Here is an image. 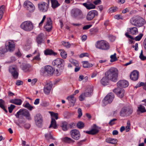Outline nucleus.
I'll list each match as a JSON object with an SVG mask.
<instances>
[{
  "mask_svg": "<svg viewBox=\"0 0 146 146\" xmlns=\"http://www.w3.org/2000/svg\"><path fill=\"white\" fill-rule=\"evenodd\" d=\"M118 74V70L114 67L110 68L105 73V76L108 77L110 80L115 82L117 80Z\"/></svg>",
  "mask_w": 146,
  "mask_h": 146,
  "instance_id": "nucleus-1",
  "label": "nucleus"
},
{
  "mask_svg": "<svg viewBox=\"0 0 146 146\" xmlns=\"http://www.w3.org/2000/svg\"><path fill=\"white\" fill-rule=\"evenodd\" d=\"M130 22L132 25L139 27L142 26L145 23V20L143 18L138 16L132 18Z\"/></svg>",
  "mask_w": 146,
  "mask_h": 146,
  "instance_id": "nucleus-2",
  "label": "nucleus"
},
{
  "mask_svg": "<svg viewBox=\"0 0 146 146\" xmlns=\"http://www.w3.org/2000/svg\"><path fill=\"white\" fill-rule=\"evenodd\" d=\"M93 88L92 87H88L85 90L84 93H82L79 97V99L80 101H83L86 97H90L93 94Z\"/></svg>",
  "mask_w": 146,
  "mask_h": 146,
  "instance_id": "nucleus-3",
  "label": "nucleus"
},
{
  "mask_svg": "<svg viewBox=\"0 0 146 146\" xmlns=\"http://www.w3.org/2000/svg\"><path fill=\"white\" fill-rule=\"evenodd\" d=\"M96 47L103 50H107L110 48V45L108 42L104 40L98 41L96 44Z\"/></svg>",
  "mask_w": 146,
  "mask_h": 146,
  "instance_id": "nucleus-4",
  "label": "nucleus"
},
{
  "mask_svg": "<svg viewBox=\"0 0 146 146\" xmlns=\"http://www.w3.org/2000/svg\"><path fill=\"white\" fill-rule=\"evenodd\" d=\"M132 112L133 110L131 107H124L121 109L119 114L122 117L128 116L131 115Z\"/></svg>",
  "mask_w": 146,
  "mask_h": 146,
  "instance_id": "nucleus-5",
  "label": "nucleus"
},
{
  "mask_svg": "<svg viewBox=\"0 0 146 146\" xmlns=\"http://www.w3.org/2000/svg\"><path fill=\"white\" fill-rule=\"evenodd\" d=\"M21 27L24 30L29 31L33 29V26L31 22L27 21L23 23L21 25Z\"/></svg>",
  "mask_w": 146,
  "mask_h": 146,
  "instance_id": "nucleus-6",
  "label": "nucleus"
},
{
  "mask_svg": "<svg viewBox=\"0 0 146 146\" xmlns=\"http://www.w3.org/2000/svg\"><path fill=\"white\" fill-rule=\"evenodd\" d=\"M52 64L56 66L59 69L63 70L64 65V60L61 58H57L52 62Z\"/></svg>",
  "mask_w": 146,
  "mask_h": 146,
  "instance_id": "nucleus-7",
  "label": "nucleus"
},
{
  "mask_svg": "<svg viewBox=\"0 0 146 146\" xmlns=\"http://www.w3.org/2000/svg\"><path fill=\"white\" fill-rule=\"evenodd\" d=\"M114 98V95L112 93H109L104 98L102 101L104 106H106L108 104L111 103Z\"/></svg>",
  "mask_w": 146,
  "mask_h": 146,
  "instance_id": "nucleus-8",
  "label": "nucleus"
},
{
  "mask_svg": "<svg viewBox=\"0 0 146 146\" xmlns=\"http://www.w3.org/2000/svg\"><path fill=\"white\" fill-rule=\"evenodd\" d=\"M9 71L14 79H17L18 78L19 75L18 70L16 66L13 65L10 66Z\"/></svg>",
  "mask_w": 146,
  "mask_h": 146,
  "instance_id": "nucleus-9",
  "label": "nucleus"
},
{
  "mask_svg": "<svg viewBox=\"0 0 146 146\" xmlns=\"http://www.w3.org/2000/svg\"><path fill=\"white\" fill-rule=\"evenodd\" d=\"M47 3L42 2L38 3V7L39 10L42 12H46L48 9L49 3V0H46Z\"/></svg>",
  "mask_w": 146,
  "mask_h": 146,
  "instance_id": "nucleus-10",
  "label": "nucleus"
},
{
  "mask_svg": "<svg viewBox=\"0 0 146 146\" xmlns=\"http://www.w3.org/2000/svg\"><path fill=\"white\" fill-rule=\"evenodd\" d=\"M36 41L38 46H40L41 44H44L45 41L44 35L42 33L38 35L36 37Z\"/></svg>",
  "mask_w": 146,
  "mask_h": 146,
  "instance_id": "nucleus-11",
  "label": "nucleus"
},
{
  "mask_svg": "<svg viewBox=\"0 0 146 146\" xmlns=\"http://www.w3.org/2000/svg\"><path fill=\"white\" fill-rule=\"evenodd\" d=\"M24 5L25 7L30 12H33L35 9L34 5L30 1H27L25 2Z\"/></svg>",
  "mask_w": 146,
  "mask_h": 146,
  "instance_id": "nucleus-12",
  "label": "nucleus"
},
{
  "mask_svg": "<svg viewBox=\"0 0 146 146\" xmlns=\"http://www.w3.org/2000/svg\"><path fill=\"white\" fill-rule=\"evenodd\" d=\"M35 123L36 125L39 127L42 125L43 121L42 116L40 113L37 114L35 117Z\"/></svg>",
  "mask_w": 146,
  "mask_h": 146,
  "instance_id": "nucleus-13",
  "label": "nucleus"
},
{
  "mask_svg": "<svg viewBox=\"0 0 146 146\" xmlns=\"http://www.w3.org/2000/svg\"><path fill=\"white\" fill-rule=\"evenodd\" d=\"M71 136L72 138L75 140H78L80 137L79 131L76 129L72 130L70 132Z\"/></svg>",
  "mask_w": 146,
  "mask_h": 146,
  "instance_id": "nucleus-14",
  "label": "nucleus"
},
{
  "mask_svg": "<svg viewBox=\"0 0 146 146\" xmlns=\"http://www.w3.org/2000/svg\"><path fill=\"white\" fill-rule=\"evenodd\" d=\"M98 15V12L97 11L95 10L91 11L88 13L86 17V19L88 21H90Z\"/></svg>",
  "mask_w": 146,
  "mask_h": 146,
  "instance_id": "nucleus-15",
  "label": "nucleus"
},
{
  "mask_svg": "<svg viewBox=\"0 0 146 146\" xmlns=\"http://www.w3.org/2000/svg\"><path fill=\"white\" fill-rule=\"evenodd\" d=\"M55 70L52 67L50 66H47L45 67L44 70L42 71L43 74H46V73L50 75H52Z\"/></svg>",
  "mask_w": 146,
  "mask_h": 146,
  "instance_id": "nucleus-16",
  "label": "nucleus"
},
{
  "mask_svg": "<svg viewBox=\"0 0 146 146\" xmlns=\"http://www.w3.org/2000/svg\"><path fill=\"white\" fill-rule=\"evenodd\" d=\"M113 92L121 98H122L124 96L125 91L123 88H117L114 90Z\"/></svg>",
  "mask_w": 146,
  "mask_h": 146,
  "instance_id": "nucleus-17",
  "label": "nucleus"
},
{
  "mask_svg": "<svg viewBox=\"0 0 146 146\" xmlns=\"http://www.w3.org/2000/svg\"><path fill=\"white\" fill-rule=\"evenodd\" d=\"M47 20L46 24L44 26V28L46 31L48 32H50L51 31L52 28V22L50 18H47Z\"/></svg>",
  "mask_w": 146,
  "mask_h": 146,
  "instance_id": "nucleus-18",
  "label": "nucleus"
},
{
  "mask_svg": "<svg viewBox=\"0 0 146 146\" xmlns=\"http://www.w3.org/2000/svg\"><path fill=\"white\" fill-rule=\"evenodd\" d=\"M52 86L51 82L47 83L44 86V92L46 94H49L51 91V89Z\"/></svg>",
  "mask_w": 146,
  "mask_h": 146,
  "instance_id": "nucleus-19",
  "label": "nucleus"
},
{
  "mask_svg": "<svg viewBox=\"0 0 146 146\" xmlns=\"http://www.w3.org/2000/svg\"><path fill=\"white\" fill-rule=\"evenodd\" d=\"M74 17L78 19L82 17V13L81 11L78 9H76L74 10L73 13Z\"/></svg>",
  "mask_w": 146,
  "mask_h": 146,
  "instance_id": "nucleus-20",
  "label": "nucleus"
},
{
  "mask_svg": "<svg viewBox=\"0 0 146 146\" xmlns=\"http://www.w3.org/2000/svg\"><path fill=\"white\" fill-rule=\"evenodd\" d=\"M130 77L132 80H136L138 78L139 72L137 70L133 71L131 73Z\"/></svg>",
  "mask_w": 146,
  "mask_h": 146,
  "instance_id": "nucleus-21",
  "label": "nucleus"
},
{
  "mask_svg": "<svg viewBox=\"0 0 146 146\" xmlns=\"http://www.w3.org/2000/svg\"><path fill=\"white\" fill-rule=\"evenodd\" d=\"M93 127L94 128L91 130L89 131H84V132L89 134L91 135H94L97 133L99 131V130L97 128L96 125L94 124Z\"/></svg>",
  "mask_w": 146,
  "mask_h": 146,
  "instance_id": "nucleus-22",
  "label": "nucleus"
},
{
  "mask_svg": "<svg viewBox=\"0 0 146 146\" xmlns=\"http://www.w3.org/2000/svg\"><path fill=\"white\" fill-rule=\"evenodd\" d=\"M15 45L14 42L9 41L8 44L6 46V49H8L10 52L13 51L15 49Z\"/></svg>",
  "mask_w": 146,
  "mask_h": 146,
  "instance_id": "nucleus-23",
  "label": "nucleus"
},
{
  "mask_svg": "<svg viewBox=\"0 0 146 146\" xmlns=\"http://www.w3.org/2000/svg\"><path fill=\"white\" fill-rule=\"evenodd\" d=\"M20 67L24 72H27L29 71L31 66L28 64L23 63L20 65Z\"/></svg>",
  "mask_w": 146,
  "mask_h": 146,
  "instance_id": "nucleus-24",
  "label": "nucleus"
},
{
  "mask_svg": "<svg viewBox=\"0 0 146 146\" xmlns=\"http://www.w3.org/2000/svg\"><path fill=\"white\" fill-rule=\"evenodd\" d=\"M128 82L125 80H122L119 81L117 83V86L123 88H126L128 85Z\"/></svg>",
  "mask_w": 146,
  "mask_h": 146,
  "instance_id": "nucleus-25",
  "label": "nucleus"
},
{
  "mask_svg": "<svg viewBox=\"0 0 146 146\" xmlns=\"http://www.w3.org/2000/svg\"><path fill=\"white\" fill-rule=\"evenodd\" d=\"M129 33L132 35H136L138 33V29L136 27H135L129 28L128 30Z\"/></svg>",
  "mask_w": 146,
  "mask_h": 146,
  "instance_id": "nucleus-26",
  "label": "nucleus"
},
{
  "mask_svg": "<svg viewBox=\"0 0 146 146\" xmlns=\"http://www.w3.org/2000/svg\"><path fill=\"white\" fill-rule=\"evenodd\" d=\"M110 79L105 76L103 77L100 80L101 83L104 86L108 84Z\"/></svg>",
  "mask_w": 146,
  "mask_h": 146,
  "instance_id": "nucleus-27",
  "label": "nucleus"
},
{
  "mask_svg": "<svg viewBox=\"0 0 146 146\" xmlns=\"http://www.w3.org/2000/svg\"><path fill=\"white\" fill-rule=\"evenodd\" d=\"M10 102L11 103L15 104L17 105H20L22 103V101L20 99H15L10 100Z\"/></svg>",
  "mask_w": 146,
  "mask_h": 146,
  "instance_id": "nucleus-28",
  "label": "nucleus"
},
{
  "mask_svg": "<svg viewBox=\"0 0 146 146\" xmlns=\"http://www.w3.org/2000/svg\"><path fill=\"white\" fill-rule=\"evenodd\" d=\"M51 3V7L53 9H55L60 5L57 0H50Z\"/></svg>",
  "mask_w": 146,
  "mask_h": 146,
  "instance_id": "nucleus-29",
  "label": "nucleus"
},
{
  "mask_svg": "<svg viewBox=\"0 0 146 146\" xmlns=\"http://www.w3.org/2000/svg\"><path fill=\"white\" fill-rule=\"evenodd\" d=\"M68 123L67 122L64 121L62 122L61 125V127L62 130L64 131H67L68 128Z\"/></svg>",
  "mask_w": 146,
  "mask_h": 146,
  "instance_id": "nucleus-30",
  "label": "nucleus"
},
{
  "mask_svg": "<svg viewBox=\"0 0 146 146\" xmlns=\"http://www.w3.org/2000/svg\"><path fill=\"white\" fill-rule=\"evenodd\" d=\"M44 54L46 55H53L55 56L57 54L51 49H47L44 51Z\"/></svg>",
  "mask_w": 146,
  "mask_h": 146,
  "instance_id": "nucleus-31",
  "label": "nucleus"
},
{
  "mask_svg": "<svg viewBox=\"0 0 146 146\" xmlns=\"http://www.w3.org/2000/svg\"><path fill=\"white\" fill-rule=\"evenodd\" d=\"M106 141L108 143L115 144L117 143V140L116 139L108 138L106 139Z\"/></svg>",
  "mask_w": 146,
  "mask_h": 146,
  "instance_id": "nucleus-32",
  "label": "nucleus"
},
{
  "mask_svg": "<svg viewBox=\"0 0 146 146\" xmlns=\"http://www.w3.org/2000/svg\"><path fill=\"white\" fill-rule=\"evenodd\" d=\"M83 5L88 9H94L95 8V5L92 3H84L83 4Z\"/></svg>",
  "mask_w": 146,
  "mask_h": 146,
  "instance_id": "nucleus-33",
  "label": "nucleus"
},
{
  "mask_svg": "<svg viewBox=\"0 0 146 146\" xmlns=\"http://www.w3.org/2000/svg\"><path fill=\"white\" fill-rule=\"evenodd\" d=\"M23 115L26 117L29 120L31 119L30 117V114L29 111L25 109H23Z\"/></svg>",
  "mask_w": 146,
  "mask_h": 146,
  "instance_id": "nucleus-34",
  "label": "nucleus"
},
{
  "mask_svg": "<svg viewBox=\"0 0 146 146\" xmlns=\"http://www.w3.org/2000/svg\"><path fill=\"white\" fill-rule=\"evenodd\" d=\"M67 99L68 100L69 102L74 104L76 101V99L74 96V95L70 96L67 97Z\"/></svg>",
  "mask_w": 146,
  "mask_h": 146,
  "instance_id": "nucleus-35",
  "label": "nucleus"
},
{
  "mask_svg": "<svg viewBox=\"0 0 146 146\" xmlns=\"http://www.w3.org/2000/svg\"><path fill=\"white\" fill-rule=\"evenodd\" d=\"M62 140L64 142L66 143H73L74 141L71 139V138L68 137H65L62 138Z\"/></svg>",
  "mask_w": 146,
  "mask_h": 146,
  "instance_id": "nucleus-36",
  "label": "nucleus"
},
{
  "mask_svg": "<svg viewBox=\"0 0 146 146\" xmlns=\"http://www.w3.org/2000/svg\"><path fill=\"white\" fill-rule=\"evenodd\" d=\"M52 127H53L54 129H56L57 127L56 121L53 118H52L51 124L49 126V128H50Z\"/></svg>",
  "mask_w": 146,
  "mask_h": 146,
  "instance_id": "nucleus-37",
  "label": "nucleus"
},
{
  "mask_svg": "<svg viewBox=\"0 0 146 146\" xmlns=\"http://www.w3.org/2000/svg\"><path fill=\"white\" fill-rule=\"evenodd\" d=\"M5 104V102L4 100L2 99H0V107L3 109L6 113L8 112L7 110L5 109V107L4 106V104Z\"/></svg>",
  "mask_w": 146,
  "mask_h": 146,
  "instance_id": "nucleus-38",
  "label": "nucleus"
},
{
  "mask_svg": "<svg viewBox=\"0 0 146 146\" xmlns=\"http://www.w3.org/2000/svg\"><path fill=\"white\" fill-rule=\"evenodd\" d=\"M45 137L48 141H49L50 139L55 140V139L53 137L50 133L45 134Z\"/></svg>",
  "mask_w": 146,
  "mask_h": 146,
  "instance_id": "nucleus-39",
  "label": "nucleus"
},
{
  "mask_svg": "<svg viewBox=\"0 0 146 146\" xmlns=\"http://www.w3.org/2000/svg\"><path fill=\"white\" fill-rule=\"evenodd\" d=\"M23 106L27 108L30 111L32 110L35 108L34 107L31 106L28 102H27L25 105L23 104Z\"/></svg>",
  "mask_w": 146,
  "mask_h": 146,
  "instance_id": "nucleus-40",
  "label": "nucleus"
},
{
  "mask_svg": "<svg viewBox=\"0 0 146 146\" xmlns=\"http://www.w3.org/2000/svg\"><path fill=\"white\" fill-rule=\"evenodd\" d=\"M5 9V6L4 5H2L0 7V20L2 18Z\"/></svg>",
  "mask_w": 146,
  "mask_h": 146,
  "instance_id": "nucleus-41",
  "label": "nucleus"
},
{
  "mask_svg": "<svg viewBox=\"0 0 146 146\" xmlns=\"http://www.w3.org/2000/svg\"><path fill=\"white\" fill-rule=\"evenodd\" d=\"M7 52V50L3 47L0 48V57H3L4 54Z\"/></svg>",
  "mask_w": 146,
  "mask_h": 146,
  "instance_id": "nucleus-42",
  "label": "nucleus"
},
{
  "mask_svg": "<svg viewBox=\"0 0 146 146\" xmlns=\"http://www.w3.org/2000/svg\"><path fill=\"white\" fill-rule=\"evenodd\" d=\"M61 51L60 52V55L61 57L65 59L67 56V54L65 51L64 50H60Z\"/></svg>",
  "mask_w": 146,
  "mask_h": 146,
  "instance_id": "nucleus-43",
  "label": "nucleus"
},
{
  "mask_svg": "<svg viewBox=\"0 0 146 146\" xmlns=\"http://www.w3.org/2000/svg\"><path fill=\"white\" fill-rule=\"evenodd\" d=\"M83 66L84 68H89L92 66L93 65L92 64H89L87 61H84L83 62Z\"/></svg>",
  "mask_w": 146,
  "mask_h": 146,
  "instance_id": "nucleus-44",
  "label": "nucleus"
},
{
  "mask_svg": "<svg viewBox=\"0 0 146 146\" xmlns=\"http://www.w3.org/2000/svg\"><path fill=\"white\" fill-rule=\"evenodd\" d=\"M138 110L142 113L146 111L145 107L141 105H140L138 107Z\"/></svg>",
  "mask_w": 146,
  "mask_h": 146,
  "instance_id": "nucleus-45",
  "label": "nucleus"
},
{
  "mask_svg": "<svg viewBox=\"0 0 146 146\" xmlns=\"http://www.w3.org/2000/svg\"><path fill=\"white\" fill-rule=\"evenodd\" d=\"M111 59L110 61L111 62H113L116 61L117 60V58L116 57V53H114L113 55H112L110 56Z\"/></svg>",
  "mask_w": 146,
  "mask_h": 146,
  "instance_id": "nucleus-46",
  "label": "nucleus"
},
{
  "mask_svg": "<svg viewBox=\"0 0 146 146\" xmlns=\"http://www.w3.org/2000/svg\"><path fill=\"white\" fill-rule=\"evenodd\" d=\"M77 127L80 129H82L84 127V123L82 121H79L77 123Z\"/></svg>",
  "mask_w": 146,
  "mask_h": 146,
  "instance_id": "nucleus-47",
  "label": "nucleus"
},
{
  "mask_svg": "<svg viewBox=\"0 0 146 146\" xmlns=\"http://www.w3.org/2000/svg\"><path fill=\"white\" fill-rule=\"evenodd\" d=\"M23 109H20L15 114V116L17 118H19V116L23 115Z\"/></svg>",
  "mask_w": 146,
  "mask_h": 146,
  "instance_id": "nucleus-48",
  "label": "nucleus"
},
{
  "mask_svg": "<svg viewBox=\"0 0 146 146\" xmlns=\"http://www.w3.org/2000/svg\"><path fill=\"white\" fill-rule=\"evenodd\" d=\"M127 125L125 127V130L126 132L129 131L130 129V122L128 120L127 122Z\"/></svg>",
  "mask_w": 146,
  "mask_h": 146,
  "instance_id": "nucleus-49",
  "label": "nucleus"
},
{
  "mask_svg": "<svg viewBox=\"0 0 146 146\" xmlns=\"http://www.w3.org/2000/svg\"><path fill=\"white\" fill-rule=\"evenodd\" d=\"M71 62L76 67H78L79 66L78 62L76 60H70Z\"/></svg>",
  "mask_w": 146,
  "mask_h": 146,
  "instance_id": "nucleus-50",
  "label": "nucleus"
},
{
  "mask_svg": "<svg viewBox=\"0 0 146 146\" xmlns=\"http://www.w3.org/2000/svg\"><path fill=\"white\" fill-rule=\"evenodd\" d=\"M63 70L59 69V70L58 69H56L55 71V73L56 76H60L62 73Z\"/></svg>",
  "mask_w": 146,
  "mask_h": 146,
  "instance_id": "nucleus-51",
  "label": "nucleus"
},
{
  "mask_svg": "<svg viewBox=\"0 0 146 146\" xmlns=\"http://www.w3.org/2000/svg\"><path fill=\"white\" fill-rule=\"evenodd\" d=\"M62 44L64 46L67 48H70V44L68 42L63 41L62 42Z\"/></svg>",
  "mask_w": 146,
  "mask_h": 146,
  "instance_id": "nucleus-52",
  "label": "nucleus"
},
{
  "mask_svg": "<svg viewBox=\"0 0 146 146\" xmlns=\"http://www.w3.org/2000/svg\"><path fill=\"white\" fill-rule=\"evenodd\" d=\"M15 107V105L13 104H11L10 106L8 108L9 112L10 113H12L13 110L14 109Z\"/></svg>",
  "mask_w": 146,
  "mask_h": 146,
  "instance_id": "nucleus-53",
  "label": "nucleus"
},
{
  "mask_svg": "<svg viewBox=\"0 0 146 146\" xmlns=\"http://www.w3.org/2000/svg\"><path fill=\"white\" fill-rule=\"evenodd\" d=\"M50 112V114L53 117L55 118L56 119H58V114L57 113H55L53 112Z\"/></svg>",
  "mask_w": 146,
  "mask_h": 146,
  "instance_id": "nucleus-54",
  "label": "nucleus"
},
{
  "mask_svg": "<svg viewBox=\"0 0 146 146\" xmlns=\"http://www.w3.org/2000/svg\"><path fill=\"white\" fill-rule=\"evenodd\" d=\"M118 9V8L116 7H111L109 9L110 12V13L114 12Z\"/></svg>",
  "mask_w": 146,
  "mask_h": 146,
  "instance_id": "nucleus-55",
  "label": "nucleus"
},
{
  "mask_svg": "<svg viewBox=\"0 0 146 146\" xmlns=\"http://www.w3.org/2000/svg\"><path fill=\"white\" fill-rule=\"evenodd\" d=\"M139 58L142 60H144L146 59V57L144 56L143 54V50H141L139 56Z\"/></svg>",
  "mask_w": 146,
  "mask_h": 146,
  "instance_id": "nucleus-56",
  "label": "nucleus"
},
{
  "mask_svg": "<svg viewBox=\"0 0 146 146\" xmlns=\"http://www.w3.org/2000/svg\"><path fill=\"white\" fill-rule=\"evenodd\" d=\"M143 34L142 33L140 34L139 35L136 36L135 38V39L136 41H139L140 40Z\"/></svg>",
  "mask_w": 146,
  "mask_h": 146,
  "instance_id": "nucleus-57",
  "label": "nucleus"
},
{
  "mask_svg": "<svg viewBox=\"0 0 146 146\" xmlns=\"http://www.w3.org/2000/svg\"><path fill=\"white\" fill-rule=\"evenodd\" d=\"M78 117L79 118H80L82 116V110L80 108H79L78 109Z\"/></svg>",
  "mask_w": 146,
  "mask_h": 146,
  "instance_id": "nucleus-58",
  "label": "nucleus"
},
{
  "mask_svg": "<svg viewBox=\"0 0 146 146\" xmlns=\"http://www.w3.org/2000/svg\"><path fill=\"white\" fill-rule=\"evenodd\" d=\"M117 119H113L111 120L109 123V124L110 125H112L115 123V121H116Z\"/></svg>",
  "mask_w": 146,
  "mask_h": 146,
  "instance_id": "nucleus-59",
  "label": "nucleus"
},
{
  "mask_svg": "<svg viewBox=\"0 0 146 146\" xmlns=\"http://www.w3.org/2000/svg\"><path fill=\"white\" fill-rule=\"evenodd\" d=\"M23 81L19 80H17L16 82V84L17 86L22 85L23 84Z\"/></svg>",
  "mask_w": 146,
  "mask_h": 146,
  "instance_id": "nucleus-60",
  "label": "nucleus"
},
{
  "mask_svg": "<svg viewBox=\"0 0 146 146\" xmlns=\"http://www.w3.org/2000/svg\"><path fill=\"white\" fill-rule=\"evenodd\" d=\"M88 56V54L87 53H84L81 54L79 57L80 58H82L84 56Z\"/></svg>",
  "mask_w": 146,
  "mask_h": 146,
  "instance_id": "nucleus-61",
  "label": "nucleus"
},
{
  "mask_svg": "<svg viewBox=\"0 0 146 146\" xmlns=\"http://www.w3.org/2000/svg\"><path fill=\"white\" fill-rule=\"evenodd\" d=\"M114 18L116 19H122L123 17L122 16L119 15H116L114 16Z\"/></svg>",
  "mask_w": 146,
  "mask_h": 146,
  "instance_id": "nucleus-62",
  "label": "nucleus"
},
{
  "mask_svg": "<svg viewBox=\"0 0 146 146\" xmlns=\"http://www.w3.org/2000/svg\"><path fill=\"white\" fill-rule=\"evenodd\" d=\"M91 26L92 25H86L83 27V29L84 30H87L89 29Z\"/></svg>",
  "mask_w": 146,
  "mask_h": 146,
  "instance_id": "nucleus-63",
  "label": "nucleus"
},
{
  "mask_svg": "<svg viewBox=\"0 0 146 146\" xmlns=\"http://www.w3.org/2000/svg\"><path fill=\"white\" fill-rule=\"evenodd\" d=\"M98 72L97 71L94 72L92 74L91 76V77L92 78H94L96 77V75L98 74Z\"/></svg>",
  "mask_w": 146,
  "mask_h": 146,
  "instance_id": "nucleus-64",
  "label": "nucleus"
}]
</instances>
